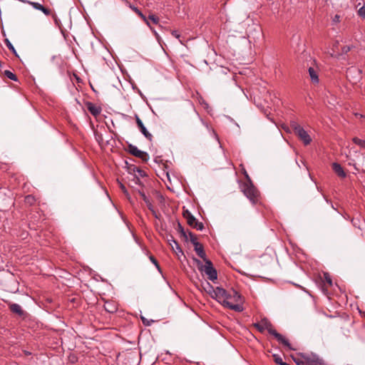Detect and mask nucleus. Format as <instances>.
Wrapping results in <instances>:
<instances>
[{"label":"nucleus","mask_w":365,"mask_h":365,"mask_svg":"<svg viewBox=\"0 0 365 365\" xmlns=\"http://www.w3.org/2000/svg\"><path fill=\"white\" fill-rule=\"evenodd\" d=\"M104 308L105 310L109 313H114L117 311V307L111 302H106Z\"/></svg>","instance_id":"6ab92c4d"},{"label":"nucleus","mask_w":365,"mask_h":365,"mask_svg":"<svg viewBox=\"0 0 365 365\" xmlns=\"http://www.w3.org/2000/svg\"><path fill=\"white\" fill-rule=\"evenodd\" d=\"M127 151L132 155L141 159L144 163H147L149 160V155L148 153L139 150L133 144H128Z\"/></svg>","instance_id":"6e6552de"},{"label":"nucleus","mask_w":365,"mask_h":365,"mask_svg":"<svg viewBox=\"0 0 365 365\" xmlns=\"http://www.w3.org/2000/svg\"><path fill=\"white\" fill-rule=\"evenodd\" d=\"M294 360L297 365H306L304 359H294Z\"/></svg>","instance_id":"e433bc0d"},{"label":"nucleus","mask_w":365,"mask_h":365,"mask_svg":"<svg viewBox=\"0 0 365 365\" xmlns=\"http://www.w3.org/2000/svg\"><path fill=\"white\" fill-rule=\"evenodd\" d=\"M303 359L305 360L306 365H326L324 361L314 354H302Z\"/></svg>","instance_id":"1a4fd4ad"},{"label":"nucleus","mask_w":365,"mask_h":365,"mask_svg":"<svg viewBox=\"0 0 365 365\" xmlns=\"http://www.w3.org/2000/svg\"><path fill=\"white\" fill-rule=\"evenodd\" d=\"M204 289L208 293L212 299L217 301L224 300L226 294V290L220 287L214 288L209 282H206Z\"/></svg>","instance_id":"39448f33"},{"label":"nucleus","mask_w":365,"mask_h":365,"mask_svg":"<svg viewBox=\"0 0 365 365\" xmlns=\"http://www.w3.org/2000/svg\"><path fill=\"white\" fill-rule=\"evenodd\" d=\"M308 71H309V74L312 82L313 83H319V77H318L317 71L312 67H309Z\"/></svg>","instance_id":"a211bd4d"},{"label":"nucleus","mask_w":365,"mask_h":365,"mask_svg":"<svg viewBox=\"0 0 365 365\" xmlns=\"http://www.w3.org/2000/svg\"><path fill=\"white\" fill-rule=\"evenodd\" d=\"M217 302L222 304L225 307L229 308L237 312L243 311L242 297L235 289L227 291L224 300L217 299Z\"/></svg>","instance_id":"f03ea898"},{"label":"nucleus","mask_w":365,"mask_h":365,"mask_svg":"<svg viewBox=\"0 0 365 365\" xmlns=\"http://www.w3.org/2000/svg\"><path fill=\"white\" fill-rule=\"evenodd\" d=\"M4 73L5 76H6L8 78H9L11 80L14 81H18L17 76L11 71H10L9 70H6V71H4Z\"/></svg>","instance_id":"5701e85b"},{"label":"nucleus","mask_w":365,"mask_h":365,"mask_svg":"<svg viewBox=\"0 0 365 365\" xmlns=\"http://www.w3.org/2000/svg\"><path fill=\"white\" fill-rule=\"evenodd\" d=\"M272 357H273L274 361L277 364L282 365L284 363L282 357L279 354H274L272 355Z\"/></svg>","instance_id":"a878e982"},{"label":"nucleus","mask_w":365,"mask_h":365,"mask_svg":"<svg viewBox=\"0 0 365 365\" xmlns=\"http://www.w3.org/2000/svg\"><path fill=\"white\" fill-rule=\"evenodd\" d=\"M352 141L354 143L359 145L361 148H365V140L354 137L352 138Z\"/></svg>","instance_id":"412c9836"},{"label":"nucleus","mask_w":365,"mask_h":365,"mask_svg":"<svg viewBox=\"0 0 365 365\" xmlns=\"http://www.w3.org/2000/svg\"><path fill=\"white\" fill-rule=\"evenodd\" d=\"M291 127L294 130V134L303 141L305 145L310 144L312 138L308 133L301 125H299L297 122L292 121L291 123Z\"/></svg>","instance_id":"423d86ee"},{"label":"nucleus","mask_w":365,"mask_h":365,"mask_svg":"<svg viewBox=\"0 0 365 365\" xmlns=\"http://www.w3.org/2000/svg\"><path fill=\"white\" fill-rule=\"evenodd\" d=\"M358 14L359 16L365 19V6H363L358 10Z\"/></svg>","instance_id":"473e14b6"},{"label":"nucleus","mask_w":365,"mask_h":365,"mask_svg":"<svg viewBox=\"0 0 365 365\" xmlns=\"http://www.w3.org/2000/svg\"><path fill=\"white\" fill-rule=\"evenodd\" d=\"M171 34H172L174 37H175L176 38H179L180 37V34L178 33V31H175V30L172 31Z\"/></svg>","instance_id":"ea45409f"},{"label":"nucleus","mask_w":365,"mask_h":365,"mask_svg":"<svg viewBox=\"0 0 365 365\" xmlns=\"http://www.w3.org/2000/svg\"><path fill=\"white\" fill-rule=\"evenodd\" d=\"M245 176L246 178V182H252L251 178H250V176L248 175V174L247 173L246 171H245Z\"/></svg>","instance_id":"37998d69"},{"label":"nucleus","mask_w":365,"mask_h":365,"mask_svg":"<svg viewBox=\"0 0 365 365\" xmlns=\"http://www.w3.org/2000/svg\"><path fill=\"white\" fill-rule=\"evenodd\" d=\"M339 16L338 15H336V19H338Z\"/></svg>","instance_id":"09e8293b"},{"label":"nucleus","mask_w":365,"mask_h":365,"mask_svg":"<svg viewBox=\"0 0 365 365\" xmlns=\"http://www.w3.org/2000/svg\"><path fill=\"white\" fill-rule=\"evenodd\" d=\"M135 120L137 125L142 133V134L149 140L151 141L153 139V135L147 130L146 128L144 126L142 120L140 119V118L136 115H135Z\"/></svg>","instance_id":"f8f14e48"},{"label":"nucleus","mask_w":365,"mask_h":365,"mask_svg":"<svg viewBox=\"0 0 365 365\" xmlns=\"http://www.w3.org/2000/svg\"><path fill=\"white\" fill-rule=\"evenodd\" d=\"M324 279L327 284H328L329 286H332V279L329 273H324Z\"/></svg>","instance_id":"bb28decb"},{"label":"nucleus","mask_w":365,"mask_h":365,"mask_svg":"<svg viewBox=\"0 0 365 365\" xmlns=\"http://www.w3.org/2000/svg\"><path fill=\"white\" fill-rule=\"evenodd\" d=\"M149 259H150V260L151 261V262H152V263H153V264L156 267V268H157L159 271H160V264H159V263H158V260L155 258V257H154V256H153V255H150V256L149 257Z\"/></svg>","instance_id":"c85d7f7f"},{"label":"nucleus","mask_w":365,"mask_h":365,"mask_svg":"<svg viewBox=\"0 0 365 365\" xmlns=\"http://www.w3.org/2000/svg\"><path fill=\"white\" fill-rule=\"evenodd\" d=\"M187 236L189 237L190 240L193 245H194V243L199 242L197 241V238L196 235L193 232H192L190 231H187Z\"/></svg>","instance_id":"393cba45"},{"label":"nucleus","mask_w":365,"mask_h":365,"mask_svg":"<svg viewBox=\"0 0 365 365\" xmlns=\"http://www.w3.org/2000/svg\"><path fill=\"white\" fill-rule=\"evenodd\" d=\"M240 189L253 205L259 202L260 192L253 185V182H243L240 186Z\"/></svg>","instance_id":"7ed1b4c3"},{"label":"nucleus","mask_w":365,"mask_h":365,"mask_svg":"<svg viewBox=\"0 0 365 365\" xmlns=\"http://www.w3.org/2000/svg\"><path fill=\"white\" fill-rule=\"evenodd\" d=\"M245 176L246 178V182H252L251 178H250V176L248 175V174L247 173L246 171H245Z\"/></svg>","instance_id":"c03bdc74"},{"label":"nucleus","mask_w":365,"mask_h":365,"mask_svg":"<svg viewBox=\"0 0 365 365\" xmlns=\"http://www.w3.org/2000/svg\"><path fill=\"white\" fill-rule=\"evenodd\" d=\"M332 169L339 177L341 178H346V174L340 164L337 163H332Z\"/></svg>","instance_id":"dca6fc26"},{"label":"nucleus","mask_w":365,"mask_h":365,"mask_svg":"<svg viewBox=\"0 0 365 365\" xmlns=\"http://www.w3.org/2000/svg\"><path fill=\"white\" fill-rule=\"evenodd\" d=\"M168 242H169V244L170 245H172V242H173L175 245V247H176V250H178L180 252H181L182 254H183V252L182 250V249L180 248L179 244L178 243V242L175 240V238L173 237V235H170L169 237H168Z\"/></svg>","instance_id":"aec40b11"},{"label":"nucleus","mask_w":365,"mask_h":365,"mask_svg":"<svg viewBox=\"0 0 365 365\" xmlns=\"http://www.w3.org/2000/svg\"><path fill=\"white\" fill-rule=\"evenodd\" d=\"M25 202L27 204H29L30 205H31L35 202V198L32 195H27L25 197Z\"/></svg>","instance_id":"2f4dec72"},{"label":"nucleus","mask_w":365,"mask_h":365,"mask_svg":"<svg viewBox=\"0 0 365 365\" xmlns=\"http://www.w3.org/2000/svg\"><path fill=\"white\" fill-rule=\"evenodd\" d=\"M55 21H56V24H58V20H57V19H55Z\"/></svg>","instance_id":"8fccbe9b"},{"label":"nucleus","mask_w":365,"mask_h":365,"mask_svg":"<svg viewBox=\"0 0 365 365\" xmlns=\"http://www.w3.org/2000/svg\"><path fill=\"white\" fill-rule=\"evenodd\" d=\"M193 260L196 263L198 269L200 272H204L205 274L207 275V278L210 280L214 282L217 278V272L216 269L213 267L212 262L210 259L205 260V265L202 264V262L197 259L193 258Z\"/></svg>","instance_id":"20e7f679"},{"label":"nucleus","mask_w":365,"mask_h":365,"mask_svg":"<svg viewBox=\"0 0 365 365\" xmlns=\"http://www.w3.org/2000/svg\"><path fill=\"white\" fill-rule=\"evenodd\" d=\"M132 182H133L134 184H135V185H140V180L139 178L136 175L133 176Z\"/></svg>","instance_id":"4c0bfd02"},{"label":"nucleus","mask_w":365,"mask_h":365,"mask_svg":"<svg viewBox=\"0 0 365 365\" xmlns=\"http://www.w3.org/2000/svg\"><path fill=\"white\" fill-rule=\"evenodd\" d=\"M148 208L149 209L150 211H152L153 210H154V207L151 202V201L150 200L148 202L145 203Z\"/></svg>","instance_id":"a19ab883"},{"label":"nucleus","mask_w":365,"mask_h":365,"mask_svg":"<svg viewBox=\"0 0 365 365\" xmlns=\"http://www.w3.org/2000/svg\"><path fill=\"white\" fill-rule=\"evenodd\" d=\"M352 46H344L341 48V53H347L351 49Z\"/></svg>","instance_id":"c9c22d12"},{"label":"nucleus","mask_w":365,"mask_h":365,"mask_svg":"<svg viewBox=\"0 0 365 365\" xmlns=\"http://www.w3.org/2000/svg\"><path fill=\"white\" fill-rule=\"evenodd\" d=\"M141 320H142V322L143 324L145 325V326H150L152 323L154 322V320L151 319V320H148L145 317L141 316Z\"/></svg>","instance_id":"7c9ffc66"},{"label":"nucleus","mask_w":365,"mask_h":365,"mask_svg":"<svg viewBox=\"0 0 365 365\" xmlns=\"http://www.w3.org/2000/svg\"><path fill=\"white\" fill-rule=\"evenodd\" d=\"M354 168H355L356 170H357V171L359 170V168H356V166L355 165H354Z\"/></svg>","instance_id":"49530a36"},{"label":"nucleus","mask_w":365,"mask_h":365,"mask_svg":"<svg viewBox=\"0 0 365 365\" xmlns=\"http://www.w3.org/2000/svg\"><path fill=\"white\" fill-rule=\"evenodd\" d=\"M137 173L139 174V175L140 177H146L147 176L146 173L140 168H138V170H137Z\"/></svg>","instance_id":"58836bf2"},{"label":"nucleus","mask_w":365,"mask_h":365,"mask_svg":"<svg viewBox=\"0 0 365 365\" xmlns=\"http://www.w3.org/2000/svg\"><path fill=\"white\" fill-rule=\"evenodd\" d=\"M9 310L13 313L16 314L21 318L24 319L26 316V312L23 310L22 307L16 303H9Z\"/></svg>","instance_id":"9d476101"},{"label":"nucleus","mask_w":365,"mask_h":365,"mask_svg":"<svg viewBox=\"0 0 365 365\" xmlns=\"http://www.w3.org/2000/svg\"><path fill=\"white\" fill-rule=\"evenodd\" d=\"M138 193L145 203L150 201V199L146 196V195L143 190H138Z\"/></svg>","instance_id":"cd10ccee"},{"label":"nucleus","mask_w":365,"mask_h":365,"mask_svg":"<svg viewBox=\"0 0 365 365\" xmlns=\"http://www.w3.org/2000/svg\"><path fill=\"white\" fill-rule=\"evenodd\" d=\"M253 326L261 333L267 330L268 333L275 337V339L289 350H295L291 345L289 340L281 334L278 333L274 328L272 323L267 319H262L260 322L255 323Z\"/></svg>","instance_id":"f257e3e1"},{"label":"nucleus","mask_w":365,"mask_h":365,"mask_svg":"<svg viewBox=\"0 0 365 365\" xmlns=\"http://www.w3.org/2000/svg\"><path fill=\"white\" fill-rule=\"evenodd\" d=\"M150 212H152V214H153V215L155 217V218H156V219H159V217H160V214H158V213L156 212V210H155V209H154V210H152V211H150Z\"/></svg>","instance_id":"79ce46f5"},{"label":"nucleus","mask_w":365,"mask_h":365,"mask_svg":"<svg viewBox=\"0 0 365 365\" xmlns=\"http://www.w3.org/2000/svg\"><path fill=\"white\" fill-rule=\"evenodd\" d=\"M147 19H148V21L150 22L152 21L153 24H155V25H158L159 24V18L154 15V14H150Z\"/></svg>","instance_id":"b1692460"},{"label":"nucleus","mask_w":365,"mask_h":365,"mask_svg":"<svg viewBox=\"0 0 365 365\" xmlns=\"http://www.w3.org/2000/svg\"><path fill=\"white\" fill-rule=\"evenodd\" d=\"M339 16L338 15H336V19H338Z\"/></svg>","instance_id":"de8ad7c7"},{"label":"nucleus","mask_w":365,"mask_h":365,"mask_svg":"<svg viewBox=\"0 0 365 365\" xmlns=\"http://www.w3.org/2000/svg\"><path fill=\"white\" fill-rule=\"evenodd\" d=\"M120 187L121 190L123 192V193L126 195L128 199L129 200H130V195H129L126 187H125V185L123 183L120 182Z\"/></svg>","instance_id":"c756f323"},{"label":"nucleus","mask_w":365,"mask_h":365,"mask_svg":"<svg viewBox=\"0 0 365 365\" xmlns=\"http://www.w3.org/2000/svg\"><path fill=\"white\" fill-rule=\"evenodd\" d=\"M138 168H139L138 167H136L134 165H130L129 166H128V169L130 173H135V172H137Z\"/></svg>","instance_id":"72a5a7b5"},{"label":"nucleus","mask_w":365,"mask_h":365,"mask_svg":"<svg viewBox=\"0 0 365 365\" xmlns=\"http://www.w3.org/2000/svg\"><path fill=\"white\" fill-rule=\"evenodd\" d=\"M4 42H5V44L6 46H7V48L16 56H19L18 54H17V52L15 49V48L14 47V46L12 45V43H11V41L8 39V38H6L4 40Z\"/></svg>","instance_id":"4be33fe9"},{"label":"nucleus","mask_w":365,"mask_h":365,"mask_svg":"<svg viewBox=\"0 0 365 365\" xmlns=\"http://www.w3.org/2000/svg\"><path fill=\"white\" fill-rule=\"evenodd\" d=\"M21 2L28 4L31 6H32L36 10L41 11L46 16H49L51 14V11L50 9L44 7L42 4H41L38 2L31 1L29 0H21Z\"/></svg>","instance_id":"9b49d317"},{"label":"nucleus","mask_w":365,"mask_h":365,"mask_svg":"<svg viewBox=\"0 0 365 365\" xmlns=\"http://www.w3.org/2000/svg\"><path fill=\"white\" fill-rule=\"evenodd\" d=\"M150 28V29L152 31V32L153 33V34L155 35L156 39L160 41V35L158 34V32L154 29V28H153L151 26V25L150 24V26H148Z\"/></svg>","instance_id":"f704fd0d"},{"label":"nucleus","mask_w":365,"mask_h":365,"mask_svg":"<svg viewBox=\"0 0 365 365\" xmlns=\"http://www.w3.org/2000/svg\"><path fill=\"white\" fill-rule=\"evenodd\" d=\"M86 106L88 110L94 116L97 117L101 112L102 109L100 106H96L91 102H86Z\"/></svg>","instance_id":"4468645a"},{"label":"nucleus","mask_w":365,"mask_h":365,"mask_svg":"<svg viewBox=\"0 0 365 365\" xmlns=\"http://www.w3.org/2000/svg\"><path fill=\"white\" fill-rule=\"evenodd\" d=\"M194 250L196 252L197 255L203 259V261L207 259L206 257V254L204 250L203 245L198 242V243H194Z\"/></svg>","instance_id":"2eb2a0df"},{"label":"nucleus","mask_w":365,"mask_h":365,"mask_svg":"<svg viewBox=\"0 0 365 365\" xmlns=\"http://www.w3.org/2000/svg\"><path fill=\"white\" fill-rule=\"evenodd\" d=\"M182 216L186 219L187 225L191 227L196 229L197 230H202L204 229L203 223L199 222L188 210H183Z\"/></svg>","instance_id":"0eeeda50"},{"label":"nucleus","mask_w":365,"mask_h":365,"mask_svg":"<svg viewBox=\"0 0 365 365\" xmlns=\"http://www.w3.org/2000/svg\"><path fill=\"white\" fill-rule=\"evenodd\" d=\"M176 231L180 234V237L185 241H188L187 232H186L182 225L178 222L177 226L175 227Z\"/></svg>","instance_id":"f3484780"},{"label":"nucleus","mask_w":365,"mask_h":365,"mask_svg":"<svg viewBox=\"0 0 365 365\" xmlns=\"http://www.w3.org/2000/svg\"><path fill=\"white\" fill-rule=\"evenodd\" d=\"M25 354H26V355H31V352H29V351H26V352H25Z\"/></svg>","instance_id":"a18cd8bd"},{"label":"nucleus","mask_w":365,"mask_h":365,"mask_svg":"<svg viewBox=\"0 0 365 365\" xmlns=\"http://www.w3.org/2000/svg\"><path fill=\"white\" fill-rule=\"evenodd\" d=\"M128 6L132 9L138 16H140L143 21L148 26H150V22L148 21V19L147 17L140 11V9H138V7L135 6L134 5L131 4L130 2H128L127 0L125 1Z\"/></svg>","instance_id":"ddd939ff"}]
</instances>
